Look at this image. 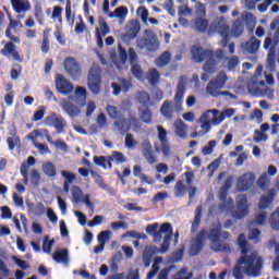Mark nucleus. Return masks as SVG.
<instances>
[{"instance_id":"nucleus-1","label":"nucleus","mask_w":279,"mask_h":279,"mask_svg":"<svg viewBox=\"0 0 279 279\" xmlns=\"http://www.w3.org/2000/svg\"><path fill=\"white\" fill-rule=\"evenodd\" d=\"M238 245L242 255L238 258L233 267V278L243 279L244 276L258 278L263 271V265L265 264L263 257L258 255V252L250 250L245 233H241L238 236Z\"/></svg>"},{"instance_id":"nucleus-2","label":"nucleus","mask_w":279,"mask_h":279,"mask_svg":"<svg viewBox=\"0 0 279 279\" xmlns=\"http://www.w3.org/2000/svg\"><path fill=\"white\" fill-rule=\"evenodd\" d=\"M191 53L194 62L201 63L204 62V60H207L203 65V71H205V73L201 75V80L202 82H208L210 75L217 73V70L219 69V61L215 59V50L204 49L202 46H193L191 48Z\"/></svg>"},{"instance_id":"nucleus-3","label":"nucleus","mask_w":279,"mask_h":279,"mask_svg":"<svg viewBox=\"0 0 279 279\" xmlns=\"http://www.w3.org/2000/svg\"><path fill=\"white\" fill-rule=\"evenodd\" d=\"M271 32L276 31L274 37H266L264 40V49L268 50L267 68L269 71H276V47L279 44V20H272L270 23Z\"/></svg>"},{"instance_id":"nucleus-4","label":"nucleus","mask_w":279,"mask_h":279,"mask_svg":"<svg viewBox=\"0 0 279 279\" xmlns=\"http://www.w3.org/2000/svg\"><path fill=\"white\" fill-rule=\"evenodd\" d=\"M209 241L213 243L214 252H230V232L222 231L221 223L211 228L207 234Z\"/></svg>"},{"instance_id":"nucleus-5","label":"nucleus","mask_w":279,"mask_h":279,"mask_svg":"<svg viewBox=\"0 0 279 279\" xmlns=\"http://www.w3.org/2000/svg\"><path fill=\"white\" fill-rule=\"evenodd\" d=\"M226 82H228V74L221 71L217 74V76L209 81L206 86V93L210 95V97H219V95H225V97H230V99H236V96L230 92H221V88L226 86Z\"/></svg>"},{"instance_id":"nucleus-6","label":"nucleus","mask_w":279,"mask_h":279,"mask_svg":"<svg viewBox=\"0 0 279 279\" xmlns=\"http://www.w3.org/2000/svg\"><path fill=\"white\" fill-rule=\"evenodd\" d=\"M211 32H217L221 36V47H228L229 53L234 54L235 46L234 43H230V26L226 24L223 17L214 21L210 24Z\"/></svg>"},{"instance_id":"nucleus-7","label":"nucleus","mask_w":279,"mask_h":279,"mask_svg":"<svg viewBox=\"0 0 279 279\" xmlns=\"http://www.w3.org/2000/svg\"><path fill=\"white\" fill-rule=\"evenodd\" d=\"M125 160V155L119 150H113L111 156L107 157L94 156V165H97V167H102V169H112V162H116V165H123Z\"/></svg>"},{"instance_id":"nucleus-8","label":"nucleus","mask_w":279,"mask_h":279,"mask_svg":"<svg viewBox=\"0 0 279 279\" xmlns=\"http://www.w3.org/2000/svg\"><path fill=\"white\" fill-rule=\"evenodd\" d=\"M159 226L160 225H158V222H155L146 227L147 234L153 236L155 243H158L162 240V234H167V236L170 235V238L173 236V227H171V223L165 222L161 225L160 229L158 230Z\"/></svg>"},{"instance_id":"nucleus-9","label":"nucleus","mask_w":279,"mask_h":279,"mask_svg":"<svg viewBox=\"0 0 279 279\" xmlns=\"http://www.w3.org/2000/svg\"><path fill=\"white\" fill-rule=\"evenodd\" d=\"M87 86L92 95H99L101 93V68L93 65L87 75Z\"/></svg>"},{"instance_id":"nucleus-10","label":"nucleus","mask_w":279,"mask_h":279,"mask_svg":"<svg viewBox=\"0 0 279 279\" xmlns=\"http://www.w3.org/2000/svg\"><path fill=\"white\" fill-rule=\"evenodd\" d=\"M145 37L137 40V47L140 49H146L148 51H158L160 49V41L158 35L151 29L144 31Z\"/></svg>"},{"instance_id":"nucleus-11","label":"nucleus","mask_w":279,"mask_h":279,"mask_svg":"<svg viewBox=\"0 0 279 279\" xmlns=\"http://www.w3.org/2000/svg\"><path fill=\"white\" fill-rule=\"evenodd\" d=\"M250 215V205L247 204V195H238L235 198V210L231 211L233 219H245Z\"/></svg>"},{"instance_id":"nucleus-12","label":"nucleus","mask_w":279,"mask_h":279,"mask_svg":"<svg viewBox=\"0 0 279 279\" xmlns=\"http://www.w3.org/2000/svg\"><path fill=\"white\" fill-rule=\"evenodd\" d=\"M214 58L215 60H217L218 64L220 62H227L225 65L226 69L232 72L236 71L238 65L241 64V60H239L236 56H232L231 58H228L223 49H217L216 51H214Z\"/></svg>"},{"instance_id":"nucleus-13","label":"nucleus","mask_w":279,"mask_h":279,"mask_svg":"<svg viewBox=\"0 0 279 279\" xmlns=\"http://www.w3.org/2000/svg\"><path fill=\"white\" fill-rule=\"evenodd\" d=\"M113 125L118 129V131L120 132V134H122V136L124 134H128V132H130V130H132V125L134 128H141V122L138 121V119L131 117L130 120L128 121V119L120 117V119H118Z\"/></svg>"},{"instance_id":"nucleus-14","label":"nucleus","mask_w":279,"mask_h":279,"mask_svg":"<svg viewBox=\"0 0 279 279\" xmlns=\"http://www.w3.org/2000/svg\"><path fill=\"white\" fill-rule=\"evenodd\" d=\"M44 123L49 125V128H54L57 130V134H62V132H64V128H66V120H64L62 116H58L56 112L48 114L44 119Z\"/></svg>"},{"instance_id":"nucleus-15","label":"nucleus","mask_w":279,"mask_h":279,"mask_svg":"<svg viewBox=\"0 0 279 279\" xmlns=\"http://www.w3.org/2000/svg\"><path fill=\"white\" fill-rule=\"evenodd\" d=\"M63 66L72 80H80L82 75V66L80 65L77 60H75V58L73 57L65 58L63 62Z\"/></svg>"},{"instance_id":"nucleus-16","label":"nucleus","mask_w":279,"mask_h":279,"mask_svg":"<svg viewBox=\"0 0 279 279\" xmlns=\"http://www.w3.org/2000/svg\"><path fill=\"white\" fill-rule=\"evenodd\" d=\"M204 241H206V229L201 230L195 239L192 240V244L189 248L190 256H198L204 250Z\"/></svg>"},{"instance_id":"nucleus-17","label":"nucleus","mask_w":279,"mask_h":279,"mask_svg":"<svg viewBox=\"0 0 279 279\" xmlns=\"http://www.w3.org/2000/svg\"><path fill=\"white\" fill-rule=\"evenodd\" d=\"M138 32H141V22L138 20H132L125 26V33L122 35V40L130 43V40H134L138 36Z\"/></svg>"},{"instance_id":"nucleus-18","label":"nucleus","mask_w":279,"mask_h":279,"mask_svg":"<svg viewBox=\"0 0 279 279\" xmlns=\"http://www.w3.org/2000/svg\"><path fill=\"white\" fill-rule=\"evenodd\" d=\"M56 88L61 95H71L73 93V83L69 82L62 74L56 76Z\"/></svg>"},{"instance_id":"nucleus-19","label":"nucleus","mask_w":279,"mask_h":279,"mask_svg":"<svg viewBox=\"0 0 279 279\" xmlns=\"http://www.w3.org/2000/svg\"><path fill=\"white\" fill-rule=\"evenodd\" d=\"M255 180L256 177L254 175V173L246 172L238 179L236 189L240 191H250Z\"/></svg>"},{"instance_id":"nucleus-20","label":"nucleus","mask_w":279,"mask_h":279,"mask_svg":"<svg viewBox=\"0 0 279 279\" xmlns=\"http://www.w3.org/2000/svg\"><path fill=\"white\" fill-rule=\"evenodd\" d=\"M211 112L214 113L211 123L219 125V123H223V121H226V119H230V117H234L236 110L234 108H227V109L222 110L221 113L219 114V110L214 109V110H211ZM217 114H219V116L217 117Z\"/></svg>"},{"instance_id":"nucleus-21","label":"nucleus","mask_w":279,"mask_h":279,"mask_svg":"<svg viewBox=\"0 0 279 279\" xmlns=\"http://www.w3.org/2000/svg\"><path fill=\"white\" fill-rule=\"evenodd\" d=\"M61 108L72 119H75V117L82 114V109H80V107L74 105L71 100L63 99L61 101Z\"/></svg>"},{"instance_id":"nucleus-22","label":"nucleus","mask_w":279,"mask_h":279,"mask_svg":"<svg viewBox=\"0 0 279 279\" xmlns=\"http://www.w3.org/2000/svg\"><path fill=\"white\" fill-rule=\"evenodd\" d=\"M1 53L5 56V58H10L11 56L15 62H23V58L19 51H16V46L13 43H7L3 49H1Z\"/></svg>"},{"instance_id":"nucleus-23","label":"nucleus","mask_w":279,"mask_h":279,"mask_svg":"<svg viewBox=\"0 0 279 279\" xmlns=\"http://www.w3.org/2000/svg\"><path fill=\"white\" fill-rule=\"evenodd\" d=\"M260 48V40L252 36L246 43L241 44L243 53H256Z\"/></svg>"},{"instance_id":"nucleus-24","label":"nucleus","mask_w":279,"mask_h":279,"mask_svg":"<svg viewBox=\"0 0 279 279\" xmlns=\"http://www.w3.org/2000/svg\"><path fill=\"white\" fill-rule=\"evenodd\" d=\"M185 93H186V82L184 81V76H181L177 85V92L174 94V102L177 106H182V101L184 99Z\"/></svg>"},{"instance_id":"nucleus-25","label":"nucleus","mask_w":279,"mask_h":279,"mask_svg":"<svg viewBox=\"0 0 279 279\" xmlns=\"http://www.w3.org/2000/svg\"><path fill=\"white\" fill-rule=\"evenodd\" d=\"M11 5L16 14H22V12H29V10H32L29 0H11Z\"/></svg>"},{"instance_id":"nucleus-26","label":"nucleus","mask_w":279,"mask_h":279,"mask_svg":"<svg viewBox=\"0 0 279 279\" xmlns=\"http://www.w3.org/2000/svg\"><path fill=\"white\" fill-rule=\"evenodd\" d=\"M276 197V189H270L267 192V195H263L259 199V210H265V208H269L270 204L274 202Z\"/></svg>"},{"instance_id":"nucleus-27","label":"nucleus","mask_w":279,"mask_h":279,"mask_svg":"<svg viewBox=\"0 0 279 279\" xmlns=\"http://www.w3.org/2000/svg\"><path fill=\"white\" fill-rule=\"evenodd\" d=\"M184 178H185V182L187 187V193H189V198L193 199V197H195V193H197V187L193 186V180H195V173L191 172V171H186L184 172Z\"/></svg>"},{"instance_id":"nucleus-28","label":"nucleus","mask_w":279,"mask_h":279,"mask_svg":"<svg viewBox=\"0 0 279 279\" xmlns=\"http://www.w3.org/2000/svg\"><path fill=\"white\" fill-rule=\"evenodd\" d=\"M61 175L65 180L63 183V191H64V193H69V191H71V184H73V182H75V180H77V177L75 175V173L66 171V170H62Z\"/></svg>"},{"instance_id":"nucleus-29","label":"nucleus","mask_w":279,"mask_h":279,"mask_svg":"<svg viewBox=\"0 0 279 279\" xmlns=\"http://www.w3.org/2000/svg\"><path fill=\"white\" fill-rule=\"evenodd\" d=\"M158 254V247L156 246H149L145 248L144 254H143V260H144V266L149 267L151 265V259Z\"/></svg>"},{"instance_id":"nucleus-30","label":"nucleus","mask_w":279,"mask_h":279,"mask_svg":"<svg viewBox=\"0 0 279 279\" xmlns=\"http://www.w3.org/2000/svg\"><path fill=\"white\" fill-rule=\"evenodd\" d=\"M243 32H245V23L242 20H235L231 27V35L234 38H240V36H243Z\"/></svg>"},{"instance_id":"nucleus-31","label":"nucleus","mask_w":279,"mask_h":279,"mask_svg":"<svg viewBox=\"0 0 279 279\" xmlns=\"http://www.w3.org/2000/svg\"><path fill=\"white\" fill-rule=\"evenodd\" d=\"M174 134L179 136L180 138H184L186 136V131L189 130V126L182 121V119H178L174 121Z\"/></svg>"},{"instance_id":"nucleus-32","label":"nucleus","mask_w":279,"mask_h":279,"mask_svg":"<svg viewBox=\"0 0 279 279\" xmlns=\"http://www.w3.org/2000/svg\"><path fill=\"white\" fill-rule=\"evenodd\" d=\"M128 16V7H119L113 12L109 13L110 19H119L120 23H124Z\"/></svg>"},{"instance_id":"nucleus-33","label":"nucleus","mask_w":279,"mask_h":279,"mask_svg":"<svg viewBox=\"0 0 279 279\" xmlns=\"http://www.w3.org/2000/svg\"><path fill=\"white\" fill-rule=\"evenodd\" d=\"M52 258L56 260V263H63V265H66L69 264V251L66 248L56 251Z\"/></svg>"},{"instance_id":"nucleus-34","label":"nucleus","mask_w":279,"mask_h":279,"mask_svg":"<svg viewBox=\"0 0 279 279\" xmlns=\"http://www.w3.org/2000/svg\"><path fill=\"white\" fill-rule=\"evenodd\" d=\"M160 113L162 117H165V119H173V105H171V101H163L160 108Z\"/></svg>"},{"instance_id":"nucleus-35","label":"nucleus","mask_w":279,"mask_h":279,"mask_svg":"<svg viewBox=\"0 0 279 279\" xmlns=\"http://www.w3.org/2000/svg\"><path fill=\"white\" fill-rule=\"evenodd\" d=\"M43 171L47 178H56L58 175V170L56 169V165L51 161H47L43 165Z\"/></svg>"},{"instance_id":"nucleus-36","label":"nucleus","mask_w":279,"mask_h":279,"mask_svg":"<svg viewBox=\"0 0 279 279\" xmlns=\"http://www.w3.org/2000/svg\"><path fill=\"white\" fill-rule=\"evenodd\" d=\"M209 25H210V23L208 22V20H206L204 17H198L194 21V27L201 34H204L205 32H207Z\"/></svg>"},{"instance_id":"nucleus-37","label":"nucleus","mask_w":279,"mask_h":279,"mask_svg":"<svg viewBox=\"0 0 279 279\" xmlns=\"http://www.w3.org/2000/svg\"><path fill=\"white\" fill-rule=\"evenodd\" d=\"M147 80L150 86H156L158 82H160V72L156 68H151L148 70Z\"/></svg>"},{"instance_id":"nucleus-38","label":"nucleus","mask_w":279,"mask_h":279,"mask_svg":"<svg viewBox=\"0 0 279 279\" xmlns=\"http://www.w3.org/2000/svg\"><path fill=\"white\" fill-rule=\"evenodd\" d=\"M169 62H171V52L165 51L156 59L155 64L156 66L162 68V66H167Z\"/></svg>"},{"instance_id":"nucleus-39","label":"nucleus","mask_w":279,"mask_h":279,"mask_svg":"<svg viewBox=\"0 0 279 279\" xmlns=\"http://www.w3.org/2000/svg\"><path fill=\"white\" fill-rule=\"evenodd\" d=\"M208 112H205L199 118L201 129L204 131L201 136H204V134H207V132H210V120H208Z\"/></svg>"},{"instance_id":"nucleus-40","label":"nucleus","mask_w":279,"mask_h":279,"mask_svg":"<svg viewBox=\"0 0 279 279\" xmlns=\"http://www.w3.org/2000/svg\"><path fill=\"white\" fill-rule=\"evenodd\" d=\"M187 187L184 185V181L179 180L174 185V196L184 197L186 195Z\"/></svg>"},{"instance_id":"nucleus-41","label":"nucleus","mask_w":279,"mask_h":279,"mask_svg":"<svg viewBox=\"0 0 279 279\" xmlns=\"http://www.w3.org/2000/svg\"><path fill=\"white\" fill-rule=\"evenodd\" d=\"M201 223H202V206H198L195 210L194 220L192 222V232H197Z\"/></svg>"},{"instance_id":"nucleus-42","label":"nucleus","mask_w":279,"mask_h":279,"mask_svg":"<svg viewBox=\"0 0 279 279\" xmlns=\"http://www.w3.org/2000/svg\"><path fill=\"white\" fill-rule=\"evenodd\" d=\"M137 101L144 106V108H149V101H151V97L149 93L143 90L137 94Z\"/></svg>"},{"instance_id":"nucleus-43","label":"nucleus","mask_w":279,"mask_h":279,"mask_svg":"<svg viewBox=\"0 0 279 279\" xmlns=\"http://www.w3.org/2000/svg\"><path fill=\"white\" fill-rule=\"evenodd\" d=\"M106 111H107L108 116L110 117V119H114L116 121L118 119H121V117H123L121 111H119V109L117 107L111 106V105L107 106Z\"/></svg>"},{"instance_id":"nucleus-44","label":"nucleus","mask_w":279,"mask_h":279,"mask_svg":"<svg viewBox=\"0 0 279 279\" xmlns=\"http://www.w3.org/2000/svg\"><path fill=\"white\" fill-rule=\"evenodd\" d=\"M90 175L95 179L96 184H98L100 189H104L105 191L108 190V184L104 182V177L97 173V171L90 170Z\"/></svg>"},{"instance_id":"nucleus-45","label":"nucleus","mask_w":279,"mask_h":279,"mask_svg":"<svg viewBox=\"0 0 279 279\" xmlns=\"http://www.w3.org/2000/svg\"><path fill=\"white\" fill-rule=\"evenodd\" d=\"M269 223L272 230H279V208L271 214Z\"/></svg>"},{"instance_id":"nucleus-46","label":"nucleus","mask_w":279,"mask_h":279,"mask_svg":"<svg viewBox=\"0 0 279 279\" xmlns=\"http://www.w3.org/2000/svg\"><path fill=\"white\" fill-rule=\"evenodd\" d=\"M84 195V192L82 191V189L77 185H73L72 186V197L75 202V204H80V202H82V197Z\"/></svg>"},{"instance_id":"nucleus-47","label":"nucleus","mask_w":279,"mask_h":279,"mask_svg":"<svg viewBox=\"0 0 279 279\" xmlns=\"http://www.w3.org/2000/svg\"><path fill=\"white\" fill-rule=\"evenodd\" d=\"M269 174L267 172L263 173L258 180H257V186L262 190L265 191L269 184Z\"/></svg>"},{"instance_id":"nucleus-48","label":"nucleus","mask_w":279,"mask_h":279,"mask_svg":"<svg viewBox=\"0 0 279 279\" xmlns=\"http://www.w3.org/2000/svg\"><path fill=\"white\" fill-rule=\"evenodd\" d=\"M49 29L44 31V37L41 41V52L49 53L50 45H49Z\"/></svg>"},{"instance_id":"nucleus-49","label":"nucleus","mask_w":279,"mask_h":279,"mask_svg":"<svg viewBox=\"0 0 279 279\" xmlns=\"http://www.w3.org/2000/svg\"><path fill=\"white\" fill-rule=\"evenodd\" d=\"M98 24L100 27V31H99L100 35L107 36V34H110V26H108V22H106V19L100 16L98 19Z\"/></svg>"},{"instance_id":"nucleus-50","label":"nucleus","mask_w":279,"mask_h":279,"mask_svg":"<svg viewBox=\"0 0 279 279\" xmlns=\"http://www.w3.org/2000/svg\"><path fill=\"white\" fill-rule=\"evenodd\" d=\"M169 245H171V235H166L160 248H157V254H166L169 251Z\"/></svg>"},{"instance_id":"nucleus-51","label":"nucleus","mask_w":279,"mask_h":279,"mask_svg":"<svg viewBox=\"0 0 279 279\" xmlns=\"http://www.w3.org/2000/svg\"><path fill=\"white\" fill-rule=\"evenodd\" d=\"M124 145L126 149H134V147L137 145V142L134 140V135H132V133H128L125 135Z\"/></svg>"},{"instance_id":"nucleus-52","label":"nucleus","mask_w":279,"mask_h":279,"mask_svg":"<svg viewBox=\"0 0 279 279\" xmlns=\"http://www.w3.org/2000/svg\"><path fill=\"white\" fill-rule=\"evenodd\" d=\"M131 73L136 77V80H143V69L138 63L131 64Z\"/></svg>"},{"instance_id":"nucleus-53","label":"nucleus","mask_w":279,"mask_h":279,"mask_svg":"<svg viewBox=\"0 0 279 279\" xmlns=\"http://www.w3.org/2000/svg\"><path fill=\"white\" fill-rule=\"evenodd\" d=\"M267 219V213H262L255 216V219L250 222V226H263Z\"/></svg>"},{"instance_id":"nucleus-54","label":"nucleus","mask_w":279,"mask_h":279,"mask_svg":"<svg viewBox=\"0 0 279 279\" xmlns=\"http://www.w3.org/2000/svg\"><path fill=\"white\" fill-rule=\"evenodd\" d=\"M215 147H217V141H215V140L209 141L208 145L203 147V149H202L203 156H210V154H213Z\"/></svg>"},{"instance_id":"nucleus-55","label":"nucleus","mask_w":279,"mask_h":279,"mask_svg":"<svg viewBox=\"0 0 279 279\" xmlns=\"http://www.w3.org/2000/svg\"><path fill=\"white\" fill-rule=\"evenodd\" d=\"M27 171H29V166H27V163H22L20 167V173L23 177L24 184H29V174Z\"/></svg>"},{"instance_id":"nucleus-56","label":"nucleus","mask_w":279,"mask_h":279,"mask_svg":"<svg viewBox=\"0 0 279 279\" xmlns=\"http://www.w3.org/2000/svg\"><path fill=\"white\" fill-rule=\"evenodd\" d=\"M219 165H221V159L217 158L211 163L208 165L207 169L209 172V178H213L215 175V171L219 169Z\"/></svg>"},{"instance_id":"nucleus-57","label":"nucleus","mask_w":279,"mask_h":279,"mask_svg":"<svg viewBox=\"0 0 279 279\" xmlns=\"http://www.w3.org/2000/svg\"><path fill=\"white\" fill-rule=\"evenodd\" d=\"M49 240V235H46L45 236V240H44V244H43V250L44 252H46V254H51V250L53 247V243H56L54 240Z\"/></svg>"},{"instance_id":"nucleus-58","label":"nucleus","mask_w":279,"mask_h":279,"mask_svg":"<svg viewBox=\"0 0 279 279\" xmlns=\"http://www.w3.org/2000/svg\"><path fill=\"white\" fill-rule=\"evenodd\" d=\"M65 19L68 23H75V15H72V10H71V0H68L66 5H65Z\"/></svg>"},{"instance_id":"nucleus-59","label":"nucleus","mask_w":279,"mask_h":279,"mask_svg":"<svg viewBox=\"0 0 279 279\" xmlns=\"http://www.w3.org/2000/svg\"><path fill=\"white\" fill-rule=\"evenodd\" d=\"M7 145L12 151L17 145H21V137H8Z\"/></svg>"},{"instance_id":"nucleus-60","label":"nucleus","mask_w":279,"mask_h":279,"mask_svg":"<svg viewBox=\"0 0 279 279\" xmlns=\"http://www.w3.org/2000/svg\"><path fill=\"white\" fill-rule=\"evenodd\" d=\"M111 234H112V232L110 230L101 231L98 234V242L102 243L104 245H106V242L110 240V235Z\"/></svg>"},{"instance_id":"nucleus-61","label":"nucleus","mask_w":279,"mask_h":279,"mask_svg":"<svg viewBox=\"0 0 279 279\" xmlns=\"http://www.w3.org/2000/svg\"><path fill=\"white\" fill-rule=\"evenodd\" d=\"M31 182L34 184V186H38L40 184V173L38 170L33 169L31 172Z\"/></svg>"},{"instance_id":"nucleus-62","label":"nucleus","mask_w":279,"mask_h":279,"mask_svg":"<svg viewBox=\"0 0 279 279\" xmlns=\"http://www.w3.org/2000/svg\"><path fill=\"white\" fill-rule=\"evenodd\" d=\"M141 120L144 123H149L151 121V110H149V107H146V109L142 111Z\"/></svg>"},{"instance_id":"nucleus-63","label":"nucleus","mask_w":279,"mask_h":279,"mask_svg":"<svg viewBox=\"0 0 279 279\" xmlns=\"http://www.w3.org/2000/svg\"><path fill=\"white\" fill-rule=\"evenodd\" d=\"M157 132H158V140L160 141V143H168L167 130H165V128L158 125Z\"/></svg>"},{"instance_id":"nucleus-64","label":"nucleus","mask_w":279,"mask_h":279,"mask_svg":"<svg viewBox=\"0 0 279 279\" xmlns=\"http://www.w3.org/2000/svg\"><path fill=\"white\" fill-rule=\"evenodd\" d=\"M52 19L53 20L57 19L59 21V23H62V7H60V5L53 7Z\"/></svg>"}]
</instances>
